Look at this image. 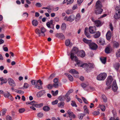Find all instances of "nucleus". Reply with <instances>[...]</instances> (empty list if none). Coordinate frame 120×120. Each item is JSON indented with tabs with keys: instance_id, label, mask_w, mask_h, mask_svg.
Here are the masks:
<instances>
[{
	"instance_id": "nucleus-1",
	"label": "nucleus",
	"mask_w": 120,
	"mask_h": 120,
	"mask_svg": "<svg viewBox=\"0 0 120 120\" xmlns=\"http://www.w3.org/2000/svg\"><path fill=\"white\" fill-rule=\"evenodd\" d=\"M78 51V49L76 47H74L72 49L70 55L71 59L73 60H75L76 62L78 60L77 57L74 56L75 54H76Z\"/></svg>"
},
{
	"instance_id": "nucleus-2",
	"label": "nucleus",
	"mask_w": 120,
	"mask_h": 120,
	"mask_svg": "<svg viewBox=\"0 0 120 120\" xmlns=\"http://www.w3.org/2000/svg\"><path fill=\"white\" fill-rule=\"evenodd\" d=\"M107 76V74L105 73H101L98 75L97 77V79L99 80H104Z\"/></svg>"
},
{
	"instance_id": "nucleus-3",
	"label": "nucleus",
	"mask_w": 120,
	"mask_h": 120,
	"mask_svg": "<svg viewBox=\"0 0 120 120\" xmlns=\"http://www.w3.org/2000/svg\"><path fill=\"white\" fill-rule=\"evenodd\" d=\"M76 62V64L78 66L82 67L83 68H86L87 70H88V64L86 63L82 64V61L78 60Z\"/></svg>"
},
{
	"instance_id": "nucleus-4",
	"label": "nucleus",
	"mask_w": 120,
	"mask_h": 120,
	"mask_svg": "<svg viewBox=\"0 0 120 120\" xmlns=\"http://www.w3.org/2000/svg\"><path fill=\"white\" fill-rule=\"evenodd\" d=\"M116 9L117 11L114 15L115 18L116 19L120 18V5L117 6L115 8Z\"/></svg>"
},
{
	"instance_id": "nucleus-5",
	"label": "nucleus",
	"mask_w": 120,
	"mask_h": 120,
	"mask_svg": "<svg viewBox=\"0 0 120 120\" xmlns=\"http://www.w3.org/2000/svg\"><path fill=\"white\" fill-rule=\"evenodd\" d=\"M75 16L73 15H72L68 17L65 16L64 19V20L67 21L71 22L74 20L75 19Z\"/></svg>"
},
{
	"instance_id": "nucleus-6",
	"label": "nucleus",
	"mask_w": 120,
	"mask_h": 120,
	"mask_svg": "<svg viewBox=\"0 0 120 120\" xmlns=\"http://www.w3.org/2000/svg\"><path fill=\"white\" fill-rule=\"evenodd\" d=\"M56 37L59 39L62 40L65 39V37L64 35L61 33H57L55 35Z\"/></svg>"
},
{
	"instance_id": "nucleus-7",
	"label": "nucleus",
	"mask_w": 120,
	"mask_h": 120,
	"mask_svg": "<svg viewBox=\"0 0 120 120\" xmlns=\"http://www.w3.org/2000/svg\"><path fill=\"white\" fill-rule=\"evenodd\" d=\"M103 11V9L101 8H95L94 9L95 13L97 15L101 14Z\"/></svg>"
},
{
	"instance_id": "nucleus-8",
	"label": "nucleus",
	"mask_w": 120,
	"mask_h": 120,
	"mask_svg": "<svg viewBox=\"0 0 120 120\" xmlns=\"http://www.w3.org/2000/svg\"><path fill=\"white\" fill-rule=\"evenodd\" d=\"M46 91L45 90H41L37 93L36 96L38 98H40L42 96L44 95Z\"/></svg>"
},
{
	"instance_id": "nucleus-9",
	"label": "nucleus",
	"mask_w": 120,
	"mask_h": 120,
	"mask_svg": "<svg viewBox=\"0 0 120 120\" xmlns=\"http://www.w3.org/2000/svg\"><path fill=\"white\" fill-rule=\"evenodd\" d=\"M8 81L9 85L12 87H15L16 86V84L14 81L11 78L8 79Z\"/></svg>"
},
{
	"instance_id": "nucleus-10",
	"label": "nucleus",
	"mask_w": 120,
	"mask_h": 120,
	"mask_svg": "<svg viewBox=\"0 0 120 120\" xmlns=\"http://www.w3.org/2000/svg\"><path fill=\"white\" fill-rule=\"evenodd\" d=\"M112 78L111 76L109 77L107 79L106 84L107 86H109L108 89H110L111 87V86L110 85L112 81Z\"/></svg>"
},
{
	"instance_id": "nucleus-11",
	"label": "nucleus",
	"mask_w": 120,
	"mask_h": 120,
	"mask_svg": "<svg viewBox=\"0 0 120 120\" xmlns=\"http://www.w3.org/2000/svg\"><path fill=\"white\" fill-rule=\"evenodd\" d=\"M89 45L90 48L93 50H95L97 47V45L91 42Z\"/></svg>"
},
{
	"instance_id": "nucleus-12",
	"label": "nucleus",
	"mask_w": 120,
	"mask_h": 120,
	"mask_svg": "<svg viewBox=\"0 0 120 120\" xmlns=\"http://www.w3.org/2000/svg\"><path fill=\"white\" fill-rule=\"evenodd\" d=\"M118 89V87L116 81H113L112 86V89L114 91H116Z\"/></svg>"
},
{
	"instance_id": "nucleus-13",
	"label": "nucleus",
	"mask_w": 120,
	"mask_h": 120,
	"mask_svg": "<svg viewBox=\"0 0 120 120\" xmlns=\"http://www.w3.org/2000/svg\"><path fill=\"white\" fill-rule=\"evenodd\" d=\"M68 114L69 115V116L70 118H75V116L73 113L70 110H69L67 112Z\"/></svg>"
},
{
	"instance_id": "nucleus-14",
	"label": "nucleus",
	"mask_w": 120,
	"mask_h": 120,
	"mask_svg": "<svg viewBox=\"0 0 120 120\" xmlns=\"http://www.w3.org/2000/svg\"><path fill=\"white\" fill-rule=\"evenodd\" d=\"M93 21L94 22L96 26L97 27L100 26L102 25V22L99 20H96L95 21L93 20Z\"/></svg>"
},
{
	"instance_id": "nucleus-15",
	"label": "nucleus",
	"mask_w": 120,
	"mask_h": 120,
	"mask_svg": "<svg viewBox=\"0 0 120 120\" xmlns=\"http://www.w3.org/2000/svg\"><path fill=\"white\" fill-rule=\"evenodd\" d=\"M102 7V5L101 1L99 0H98L96 3L95 8H101Z\"/></svg>"
},
{
	"instance_id": "nucleus-16",
	"label": "nucleus",
	"mask_w": 120,
	"mask_h": 120,
	"mask_svg": "<svg viewBox=\"0 0 120 120\" xmlns=\"http://www.w3.org/2000/svg\"><path fill=\"white\" fill-rule=\"evenodd\" d=\"M96 30L95 26L89 27V31L90 33L91 34H93L95 32Z\"/></svg>"
},
{
	"instance_id": "nucleus-17",
	"label": "nucleus",
	"mask_w": 120,
	"mask_h": 120,
	"mask_svg": "<svg viewBox=\"0 0 120 120\" xmlns=\"http://www.w3.org/2000/svg\"><path fill=\"white\" fill-rule=\"evenodd\" d=\"M98 42L100 45H104L105 43V40L102 38L99 39L98 40Z\"/></svg>"
},
{
	"instance_id": "nucleus-18",
	"label": "nucleus",
	"mask_w": 120,
	"mask_h": 120,
	"mask_svg": "<svg viewBox=\"0 0 120 120\" xmlns=\"http://www.w3.org/2000/svg\"><path fill=\"white\" fill-rule=\"evenodd\" d=\"M107 39L108 40L110 39L111 38V32L110 31H108L106 35Z\"/></svg>"
},
{
	"instance_id": "nucleus-19",
	"label": "nucleus",
	"mask_w": 120,
	"mask_h": 120,
	"mask_svg": "<svg viewBox=\"0 0 120 120\" xmlns=\"http://www.w3.org/2000/svg\"><path fill=\"white\" fill-rule=\"evenodd\" d=\"M65 75L67 76L70 81H72L73 80V77L70 74L67 73H65Z\"/></svg>"
},
{
	"instance_id": "nucleus-20",
	"label": "nucleus",
	"mask_w": 120,
	"mask_h": 120,
	"mask_svg": "<svg viewBox=\"0 0 120 120\" xmlns=\"http://www.w3.org/2000/svg\"><path fill=\"white\" fill-rule=\"evenodd\" d=\"M43 105V104L41 103L40 104H37V102H36L34 104V106L36 107L37 108H40L42 107Z\"/></svg>"
},
{
	"instance_id": "nucleus-21",
	"label": "nucleus",
	"mask_w": 120,
	"mask_h": 120,
	"mask_svg": "<svg viewBox=\"0 0 120 120\" xmlns=\"http://www.w3.org/2000/svg\"><path fill=\"white\" fill-rule=\"evenodd\" d=\"M81 18V16L80 13H78L77 14L75 17V21L76 22L78 21Z\"/></svg>"
},
{
	"instance_id": "nucleus-22",
	"label": "nucleus",
	"mask_w": 120,
	"mask_h": 120,
	"mask_svg": "<svg viewBox=\"0 0 120 120\" xmlns=\"http://www.w3.org/2000/svg\"><path fill=\"white\" fill-rule=\"evenodd\" d=\"M120 67V65L119 63L115 64L114 65V67L116 70H118Z\"/></svg>"
},
{
	"instance_id": "nucleus-23",
	"label": "nucleus",
	"mask_w": 120,
	"mask_h": 120,
	"mask_svg": "<svg viewBox=\"0 0 120 120\" xmlns=\"http://www.w3.org/2000/svg\"><path fill=\"white\" fill-rule=\"evenodd\" d=\"M69 72L70 73L72 74L73 75L75 74H79L78 71L75 69H71L70 71Z\"/></svg>"
},
{
	"instance_id": "nucleus-24",
	"label": "nucleus",
	"mask_w": 120,
	"mask_h": 120,
	"mask_svg": "<svg viewBox=\"0 0 120 120\" xmlns=\"http://www.w3.org/2000/svg\"><path fill=\"white\" fill-rule=\"evenodd\" d=\"M88 70H90L91 68H94V65L93 64H92L90 63H89L88 64Z\"/></svg>"
},
{
	"instance_id": "nucleus-25",
	"label": "nucleus",
	"mask_w": 120,
	"mask_h": 120,
	"mask_svg": "<svg viewBox=\"0 0 120 120\" xmlns=\"http://www.w3.org/2000/svg\"><path fill=\"white\" fill-rule=\"evenodd\" d=\"M61 28L62 30H64L66 29V25L65 23H63L62 24Z\"/></svg>"
},
{
	"instance_id": "nucleus-26",
	"label": "nucleus",
	"mask_w": 120,
	"mask_h": 120,
	"mask_svg": "<svg viewBox=\"0 0 120 120\" xmlns=\"http://www.w3.org/2000/svg\"><path fill=\"white\" fill-rule=\"evenodd\" d=\"M113 47L116 48L118 47L119 46V43L116 41L113 42Z\"/></svg>"
},
{
	"instance_id": "nucleus-27",
	"label": "nucleus",
	"mask_w": 120,
	"mask_h": 120,
	"mask_svg": "<svg viewBox=\"0 0 120 120\" xmlns=\"http://www.w3.org/2000/svg\"><path fill=\"white\" fill-rule=\"evenodd\" d=\"M83 41L86 43L90 44L91 42L92 41L90 40H87L85 38H83Z\"/></svg>"
},
{
	"instance_id": "nucleus-28",
	"label": "nucleus",
	"mask_w": 120,
	"mask_h": 120,
	"mask_svg": "<svg viewBox=\"0 0 120 120\" xmlns=\"http://www.w3.org/2000/svg\"><path fill=\"white\" fill-rule=\"evenodd\" d=\"M41 33L43 34V35L42 36H44L45 35L44 34V33L46 31V29L44 27H42L41 29Z\"/></svg>"
},
{
	"instance_id": "nucleus-29",
	"label": "nucleus",
	"mask_w": 120,
	"mask_h": 120,
	"mask_svg": "<svg viewBox=\"0 0 120 120\" xmlns=\"http://www.w3.org/2000/svg\"><path fill=\"white\" fill-rule=\"evenodd\" d=\"M32 23L34 26H36L38 24V22L36 20H33L32 21Z\"/></svg>"
},
{
	"instance_id": "nucleus-30",
	"label": "nucleus",
	"mask_w": 120,
	"mask_h": 120,
	"mask_svg": "<svg viewBox=\"0 0 120 120\" xmlns=\"http://www.w3.org/2000/svg\"><path fill=\"white\" fill-rule=\"evenodd\" d=\"M100 35V34L99 31L97 32L96 33L94 36V38H99Z\"/></svg>"
},
{
	"instance_id": "nucleus-31",
	"label": "nucleus",
	"mask_w": 120,
	"mask_h": 120,
	"mask_svg": "<svg viewBox=\"0 0 120 120\" xmlns=\"http://www.w3.org/2000/svg\"><path fill=\"white\" fill-rule=\"evenodd\" d=\"M46 25L47 27L50 29H54V26H51V24L49 22H47L46 23Z\"/></svg>"
},
{
	"instance_id": "nucleus-32",
	"label": "nucleus",
	"mask_w": 120,
	"mask_h": 120,
	"mask_svg": "<svg viewBox=\"0 0 120 120\" xmlns=\"http://www.w3.org/2000/svg\"><path fill=\"white\" fill-rule=\"evenodd\" d=\"M35 88H36L39 90L42 89L43 88L42 85L40 84H37L35 86Z\"/></svg>"
},
{
	"instance_id": "nucleus-33",
	"label": "nucleus",
	"mask_w": 120,
	"mask_h": 120,
	"mask_svg": "<svg viewBox=\"0 0 120 120\" xmlns=\"http://www.w3.org/2000/svg\"><path fill=\"white\" fill-rule=\"evenodd\" d=\"M43 109L45 111L47 112L49 111L50 109V108L49 106H45L43 107Z\"/></svg>"
},
{
	"instance_id": "nucleus-34",
	"label": "nucleus",
	"mask_w": 120,
	"mask_h": 120,
	"mask_svg": "<svg viewBox=\"0 0 120 120\" xmlns=\"http://www.w3.org/2000/svg\"><path fill=\"white\" fill-rule=\"evenodd\" d=\"M99 107L102 111H103L105 110V107L104 105L100 104L99 105Z\"/></svg>"
},
{
	"instance_id": "nucleus-35",
	"label": "nucleus",
	"mask_w": 120,
	"mask_h": 120,
	"mask_svg": "<svg viewBox=\"0 0 120 120\" xmlns=\"http://www.w3.org/2000/svg\"><path fill=\"white\" fill-rule=\"evenodd\" d=\"M80 56L81 57H83L85 55V51L83 50H82L80 52Z\"/></svg>"
},
{
	"instance_id": "nucleus-36",
	"label": "nucleus",
	"mask_w": 120,
	"mask_h": 120,
	"mask_svg": "<svg viewBox=\"0 0 120 120\" xmlns=\"http://www.w3.org/2000/svg\"><path fill=\"white\" fill-rule=\"evenodd\" d=\"M105 52L107 53H109L110 52V48L108 47L106 48L105 50Z\"/></svg>"
},
{
	"instance_id": "nucleus-37",
	"label": "nucleus",
	"mask_w": 120,
	"mask_h": 120,
	"mask_svg": "<svg viewBox=\"0 0 120 120\" xmlns=\"http://www.w3.org/2000/svg\"><path fill=\"white\" fill-rule=\"evenodd\" d=\"M70 41L69 39H67L66 40L65 44L67 46H68L70 45Z\"/></svg>"
},
{
	"instance_id": "nucleus-38",
	"label": "nucleus",
	"mask_w": 120,
	"mask_h": 120,
	"mask_svg": "<svg viewBox=\"0 0 120 120\" xmlns=\"http://www.w3.org/2000/svg\"><path fill=\"white\" fill-rule=\"evenodd\" d=\"M31 82L32 84L33 85L35 86L37 84V80H32L31 81Z\"/></svg>"
},
{
	"instance_id": "nucleus-39",
	"label": "nucleus",
	"mask_w": 120,
	"mask_h": 120,
	"mask_svg": "<svg viewBox=\"0 0 120 120\" xmlns=\"http://www.w3.org/2000/svg\"><path fill=\"white\" fill-rule=\"evenodd\" d=\"M100 59L101 62L103 64H105V63L106 60V58H100Z\"/></svg>"
},
{
	"instance_id": "nucleus-40",
	"label": "nucleus",
	"mask_w": 120,
	"mask_h": 120,
	"mask_svg": "<svg viewBox=\"0 0 120 120\" xmlns=\"http://www.w3.org/2000/svg\"><path fill=\"white\" fill-rule=\"evenodd\" d=\"M35 32L39 36H41V33L40 30L38 29H37L35 30Z\"/></svg>"
},
{
	"instance_id": "nucleus-41",
	"label": "nucleus",
	"mask_w": 120,
	"mask_h": 120,
	"mask_svg": "<svg viewBox=\"0 0 120 120\" xmlns=\"http://www.w3.org/2000/svg\"><path fill=\"white\" fill-rule=\"evenodd\" d=\"M102 98L104 102H106L107 98L105 95H102Z\"/></svg>"
},
{
	"instance_id": "nucleus-42",
	"label": "nucleus",
	"mask_w": 120,
	"mask_h": 120,
	"mask_svg": "<svg viewBox=\"0 0 120 120\" xmlns=\"http://www.w3.org/2000/svg\"><path fill=\"white\" fill-rule=\"evenodd\" d=\"M65 97L64 96H60L58 98V99L60 101H64L65 99Z\"/></svg>"
},
{
	"instance_id": "nucleus-43",
	"label": "nucleus",
	"mask_w": 120,
	"mask_h": 120,
	"mask_svg": "<svg viewBox=\"0 0 120 120\" xmlns=\"http://www.w3.org/2000/svg\"><path fill=\"white\" fill-rule=\"evenodd\" d=\"M64 103L63 102H62L58 103V105L59 107H62L64 106Z\"/></svg>"
},
{
	"instance_id": "nucleus-44",
	"label": "nucleus",
	"mask_w": 120,
	"mask_h": 120,
	"mask_svg": "<svg viewBox=\"0 0 120 120\" xmlns=\"http://www.w3.org/2000/svg\"><path fill=\"white\" fill-rule=\"evenodd\" d=\"M58 90H56L55 92L52 91V93L53 95L55 96L58 94Z\"/></svg>"
},
{
	"instance_id": "nucleus-45",
	"label": "nucleus",
	"mask_w": 120,
	"mask_h": 120,
	"mask_svg": "<svg viewBox=\"0 0 120 120\" xmlns=\"http://www.w3.org/2000/svg\"><path fill=\"white\" fill-rule=\"evenodd\" d=\"M72 103L71 104V105L73 107H77V105L75 102L73 101H71Z\"/></svg>"
},
{
	"instance_id": "nucleus-46",
	"label": "nucleus",
	"mask_w": 120,
	"mask_h": 120,
	"mask_svg": "<svg viewBox=\"0 0 120 120\" xmlns=\"http://www.w3.org/2000/svg\"><path fill=\"white\" fill-rule=\"evenodd\" d=\"M37 116L39 118H41L43 116V113L40 112L38 113Z\"/></svg>"
},
{
	"instance_id": "nucleus-47",
	"label": "nucleus",
	"mask_w": 120,
	"mask_h": 120,
	"mask_svg": "<svg viewBox=\"0 0 120 120\" xmlns=\"http://www.w3.org/2000/svg\"><path fill=\"white\" fill-rule=\"evenodd\" d=\"M85 115L84 114H80L79 115L78 117L80 119H82L83 118V116H84Z\"/></svg>"
},
{
	"instance_id": "nucleus-48",
	"label": "nucleus",
	"mask_w": 120,
	"mask_h": 120,
	"mask_svg": "<svg viewBox=\"0 0 120 120\" xmlns=\"http://www.w3.org/2000/svg\"><path fill=\"white\" fill-rule=\"evenodd\" d=\"M10 93L7 91L6 93L5 94H4V96L5 98H8L10 95Z\"/></svg>"
},
{
	"instance_id": "nucleus-49",
	"label": "nucleus",
	"mask_w": 120,
	"mask_h": 120,
	"mask_svg": "<svg viewBox=\"0 0 120 120\" xmlns=\"http://www.w3.org/2000/svg\"><path fill=\"white\" fill-rule=\"evenodd\" d=\"M25 111V110L24 108H20L19 110V111L20 113L24 112Z\"/></svg>"
},
{
	"instance_id": "nucleus-50",
	"label": "nucleus",
	"mask_w": 120,
	"mask_h": 120,
	"mask_svg": "<svg viewBox=\"0 0 120 120\" xmlns=\"http://www.w3.org/2000/svg\"><path fill=\"white\" fill-rule=\"evenodd\" d=\"M65 97L66 98L65 99L67 102H68L70 101L71 98L70 97H69V96H65Z\"/></svg>"
},
{
	"instance_id": "nucleus-51",
	"label": "nucleus",
	"mask_w": 120,
	"mask_h": 120,
	"mask_svg": "<svg viewBox=\"0 0 120 120\" xmlns=\"http://www.w3.org/2000/svg\"><path fill=\"white\" fill-rule=\"evenodd\" d=\"M58 101L57 100H56L54 101H52V104L53 105H54L57 104L58 103Z\"/></svg>"
},
{
	"instance_id": "nucleus-52",
	"label": "nucleus",
	"mask_w": 120,
	"mask_h": 120,
	"mask_svg": "<svg viewBox=\"0 0 120 120\" xmlns=\"http://www.w3.org/2000/svg\"><path fill=\"white\" fill-rule=\"evenodd\" d=\"M28 14L26 12L22 14V15L26 18H27L28 17Z\"/></svg>"
},
{
	"instance_id": "nucleus-53",
	"label": "nucleus",
	"mask_w": 120,
	"mask_h": 120,
	"mask_svg": "<svg viewBox=\"0 0 120 120\" xmlns=\"http://www.w3.org/2000/svg\"><path fill=\"white\" fill-rule=\"evenodd\" d=\"M53 86L55 88H58V83H54L53 84Z\"/></svg>"
},
{
	"instance_id": "nucleus-54",
	"label": "nucleus",
	"mask_w": 120,
	"mask_h": 120,
	"mask_svg": "<svg viewBox=\"0 0 120 120\" xmlns=\"http://www.w3.org/2000/svg\"><path fill=\"white\" fill-rule=\"evenodd\" d=\"M113 117H111L109 120H114V119H115V116L116 115V113L114 112V113H113Z\"/></svg>"
},
{
	"instance_id": "nucleus-55",
	"label": "nucleus",
	"mask_w": 120,
	"mask_h": 120,
	"mask_svg": "<svg viewBox=\"0 0 120 120\" xmlns=\"http://www.w3.org/2000/svg\"><path fill=\"white\" fill-rule=\"evenodd\" d=\"M35 5L36 6L39 7H40L42 6L41 4L39 3H36L35 4Z\"/></svg>"
},
{
	"instance_id": "nucleus-56",
	"label": "nucleus",
	"mask_w": 120,
	"mask_h": 120,
	"mask_svg": "<svg viewBox=\"0 0 120 120\" xmlns=\"http://www.w3.org/2000/svg\"><path fill=\"white\" fill-rule=\"evenodd\" d=\"M53 87V85H52L51 84H49L47 88L49 89H51Z\"/></svg>"
},
{
	"instance_id": "nucleus-57",
	"label": "nucleus",
	"mask_w": 120,
	"mask_h": 120,
	"mask_svg": "<svg viewBox=\"0 0 120 120\" xmlns=\"http://www.w3.org/2000/svg\"><path fill=\"white\" fill-rule=\"evenodd\" d=\"M81 85L82 86L83 88H84L85 87H86L87 86V85L84 83H82L81 84Z\"/></svg>"
},
{
	"instance_id": "nucleus-58",
	"label": "nucleus",
	"mask_w": 120,
	"mask_h": 120,
	"mask_svg": "<svg viewBox=\"0 0 120 120\" xmlns=\"http://www.w3.org/2000/svg\"><path fill=\"white\" fill-rule=\"evenodd\" d=\"M116 55L117 57H120V50H119L116 52Z\"/></svg>"
},
{
	"instance_id": "nucleus-59",
	"label": "nucleus",
	"mask_w": 120,
	"mask_h": 120,
	"mask_svg": "<svg viewBox=\"0 0 120 120\" xmlns=\"http://www.w3.org/2000/svg\"><path fill=\"white\" fill-rule=\"evenodd\" d=\"M4 45H4L3 46V49L5 51V52L7 51L8 50V48L7 47H4Z\"/></svg>"
},
{
	"instance_id": "nucleus-60",
	"label": "nucleus",
	"mask_w": 120,
	"mask_h": 120,
	"mask_svg": "<svg viewBox=\"0 0 120 120\" xmlns=\"http://www.w3.org/2000/svg\"><path fill=\"white\" fill-rule=\"evenodd\" d=\"M74 0H70L68 1L67 2V4L68 5V4H71L73 2Z\"/></svg>"
},
{
	"instance_id": "nucleus-61",
	"label": "nucleus",
	"mask_w": 120,
	"mask_h": 120,
	"mask_svg": "<svg viewBox=\"0 0 120 120\" xmlns=\"http://www.w3.org/2000/svg\"><path fill=\"white\" fill-rule=\"evenodd\" d=\"M93 113L94 115H97L99 114L100 112L98 111H95Z\"/></svg>"
},
{
	"instance_id": "nucleus-62",
	"label": "nucleus",
	"mask_w": 120,
	"mask_h": 120,
	"mask_svg": "<svg viewBox=\"0 0 120 120\" xmlns=\"http://www.w3.org/2000/svg\"><path fill=\"white\" fill-rule=\"evenodd\" d=\"M82 98L85 103L86 104L88 103L87 101L86 98L83 97H82Z\"/></svg>"
},
{
	"instance_id": "nucleus-63",
	"label": "nucleus",
	"mask_w": 120,
	"mask_h": 120,
	"mask_svg": "<svg viewBox=\"0 0 120 120\" xmlns=\"http://www.w3.org/2000/svg\"><path fill=\"white\" fill-rule=\"evenodd\" d=\"M29 86L28 84L27 83H25L24 85V87L26 88H27Z\"/></svg>"
},
{
	"instance_id": "nucleus-64",
	"label": "nucleus",
	"mask_w": 120,
	"mask_h": 120,
	"mask_svg": "<svg viewBox=\"0 0 120 120\" xmlns=\"http://www.w3.org/2000/svg\"><path fill=\"white\" fill-rule=\"evenodd\" d=\"M3 110V111L2 112V115H4L5 114L6 112L7 111V110L6 109H4Z\"/></svg>"
}]
</instances>
